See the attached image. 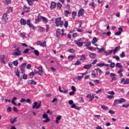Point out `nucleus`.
Listing matches in <instances>:
<instances>
[{
    "label": "nucleus",
    "mask_w": 129,
    "mask_h": 129,
    "mask_svg": "<svg viewBox=\"0 0 129 129\" xmlns=\"http://www.w3.org/2000/svg\"><path fill=\"white\" fill-rule=\"evenodd\" d=\"M61 17H57L55 20V24L57 27H60L62 28L63 27V25H64V22L63 20H61Z\"/></svg>",
    "instance_id": "1"
},
{
    "label": "nucleus",
    "mask_w": 129,
    "mask_h": 129,
    "mask_svg": "<svg viewBox=\"0 0 129 129\" xmlns=\"http://www.w3.org/2000/svg\"><path fill=\"white\" fill-rule=\"evenodd\" d=\"M123 102H125V99L124 98L115 99L114 101L113 106H116L117 104H120V103H122Z\"/></svg>",
    "instance_id": "2"
},
{
    "label": "nucleus",
    "mask_w": 129,
    "mask_h": 129,
    "mask_svg": "<svg viewBox=\"0 0 129 129\" xmlns=\"http://www.w3.org/2000/svg\"><path fill=\"white\" fill-rule=\"evenodd\" d=\"M41 105H42V102H40L38 103L37 102H35L33 103V105L32 106V108L38 109V108H40L41 107Z\"/></svg>",
    "instance_id": "3"
},
{
    "label": "nucleus",
    "mask_w": 129,
    "mask_h": 129,
    "mask_svg": "<svg viewBox=\"0 0 129 129\" xmlns=\"http://www.w3.org/2000/svg\"><path fill=\"white\" fill-rule=\"evenodd\" d=\"M42 117H43V118H46L45 120H43V122L47 123V122H49V121H50V119L48 117V115H47L46 114H43Z\"/></svg>",
    "instance_id": "4"
},
{
    "label": "nucleus",
    "mask_w": 129,
    "mask_h": 129,
    "mask_svg": "<svg viewBox=\"0 0 129 129\" xmlns=\"http://www.w3.org/2000/svg\"><path fill=\"white\" fill-rule=\"evenodd\" d=\"M27 66V63H23L21 66H20V69H21V72L22 74H24V72H25V68Z\"/></svg>",
    "instance_id": "5"
},
{
    "label": "nucleus",
    "mask_w": 129,
    "mask_h": 129,
    "mask_svg": "<svg viewBox=\"0 0 129 129\" xmlns=\"http://www.w3.org/2000/svg\"><path fill=\"white\" fill-rule=\"evenodd\" d=\"M110 77L111 78V82H112V81H115V80H116V75L115 73H111L110 74Z\"/></svg>",
    "instance_id": "6"
},
{
    "label": "nucleus",
    "mask_w": 129,
    "mask_h": 129,
    "mask_svg": "<svg viewBox=\"0 0 129 129\" xmlns=\"http://www.w3.org/2000/svg\"><path fill=\"white\" fill-rule=\"evenodd\" d=\"M91 76L92 78H95V77H97V76H98V73L97 72V70L95 69L94 71H93Z\"/></svg>",
    "instance_id": "7"
},
{
    "label": "nucleus",
    "mask_w": 129,
    "mask_h": 129,
    "mask_svg": "<svg viewBox=\"0 0 129 129\" xmlns=\"http://www.w3.org/2000/svg\"><path fill=\"white\" fill-rule=\"evenodd\" d=\"M8 14L6 13L3 15V21L4 22L5 25L7 24V22L8 21V20H9V18H8Z\"/></svg>",
    "instance_id": "8"
},
{
    "label": "nucleus",
    "mask_w": 129,
    "mask_h": 129,
    "mask_svg": "<svg viewBox=\"0 0 129 129\" xmlns=\"http://www.w3.org/2000/svg\"><path fill=\"white\" fill-rule=\"evenodd\" d=\"M60 36H63V33H62V32L61 31V29H57L56 30V37L59 38Z\"/></svg>",
    "instance_id": "9"
},
{
    "label": "nucleus",
    "mask_w": 129,
    "mask_h": 129,
    "mask_svg": "<svg viewBox=\"0 0 129 129\" xmlns=\"http://www.w3.org/2000/svg\"><path fill=\"white\" fill-rule=\"evenodd\" d=\"M23 11L26 13V14H28L30 12V8L28 7L27 5H24L23 7Z\"/></svg>",
    "instance_id": "10"
},
{
    "label": "nucleus",
    "mask_w": 129,
    "mask_h": 129,
    "mask_svg": "<svg viewBox=\"0 0 129 129\" xmlns=\"http://www.w3.org/2000/svg\"><path fill=\"white\" fill-rule=\"evenodd\" d=\"M40 14H39L37 18L35 19L36 24H38L39 22H41V20H42V17L40 16Z\"/></svg>",
    "instance_id": "11"
},
{
    "label": "nucleus",
    "mask_w": 129,
    "mask_h": 129,
    "mask_svg": "<svg viewBox=\"0 0 129 129\" xmlns=\"http://www.w3.org/2000/svg\"><path fill=\"white\" fill-rule=\"evenodd\" d=\"M119 50H120V46H118L116 47L114 49H112V50L113 51V55H115V54H116V52H117V51H119Z\"/></svg>",
    "instance_id": "12"
},
{
    "label": "nucleus",
    "mask_w": 129,
    "mask_h": 129,
    "mask_svg": "<svg viewBox=\"0 0 129 129\" xmlns=\"http://www.w3.org/2000/svg\"><path fill=\"white\" fill-rule=\"evenodd\" d=\"M56 6H57V4L54 2H52L50 6V10L55 9V8H56Z\"/></svg>",
    "instance_id": "13"
},
{
    "label": "nucleus",
    "mask_w": 129,
    "mask_h": 129,
    "mask_svg": "<svg viewBox=\"0 0 129 129\" xmlns=\"http://www.w3.org/2000/svg\"><path fill=\"white\" fill-rule=\"evenodd\" d=\"M38 69L39 75H40V76H42L43 75V67L40 66L38 68Z\"/></svg>",
    "instance_id": "14"
},
{
    "label": "nucleus",
    "mask_w": 129,
    "mask_h": 129,
    "mask_svg": "<svg viewBox=\"0 0 129 129\" xmlns=\"http://www.w3.org/2000/svg\"><path fill=\"white\" fill-rule=\"evenodd\" d=\"M5 59H6V55L4 54L1 55L0 57L1 63H3V64H6V61H5Z\"/></svg>",
    "instance_id": "15"
},
{
    "label": "nucleus",
    "mask_w": 129,
    "mask_h": 129,
    "mask_svg": "<svg viewBox=\"0 0 129 129\" xmlns=\"http://www.w3.org/2000/svg\"><path fill=\"white\" fill-rule=\"evenodd\" d=\"M75 43L76 45H77V46H79V47H81L82 45H83L84 42L78 41L77 40H75Z\"/></svg>",
    "instance_id": "16"
},
{
    "label": "nucleus",
    "mask_w": 129,
    "mask_h": 129,
    "mask_svg": "<svg viewBox=\"0 0 129 129\" xmlns=\"http://www.w3.org/2000/svg\"><path fill=\"white\" fill-rule=\"evenodd\" d=\"M12 55H14V56H21L22 55V52H21V51L14 52L12 53Z\"/></svg>",
    "instance_id": "17"
},
{
    "label": "nucleus",
    "mask_w": 129,
    "mask_h": 129,
    "mask_svg": "<svg viewBox=\"0 0 129 129\" xmlns=\"http://www.w3.org/2000/svg\"><path fill=\"white\" fill-rule=\"evenodd\" d=\"M84 13V10L83 9H81L78 12V17H81Z\"/></svg>",
    "instance_id": "18"
},
{
    "label": "nucleus",
    "mask_w": 129,
    "mask_h": 129,
    "mask_svg": "<svg viewBox=\"0 0 129 129\" xmlns=\"http://www.w3.org/2000/svg\"><path fill=\"white\" fill-rule=\"evenodd\" d=\"M124 70L122 69H120L118 71V74L119 75L120 77H122L123 76V75L122 74V72H123Z\"/></svg>",
    "instance_id": "19"
},
{
    "label": "nucleus",
    "mask_w": 129,
    "mask_h": 129,
    "mask_svg": "<svg viewBox=\"0 0 129 129\" xmlns=\"http://www.w3.org/2000/svg\"><path fill=\"white\" fill-rule=\"evenodd\" d=\"M13 12V8L11 7H7V11L6 14H10V13H12Z\"/></svg>",
    "instance_id": "20"
},
{
    "label": "nucleus",
    "mask_w": 129,
    "mask_h": 129,
    "mask_svg": "<svg viewBox=\"0 0 129 129\" xmlns=\"http://www.w3.org/2000/svg\"><path fill=\"white\" fill-rule=\"evenodd\" d=\"M91 67H92V64H86L84 66V69H87V70L90 69Z\"/></svg>",
    "instance_id": "21"
},
{
    "label": "nucleus",
    "mask_w": 129,
    "mask_h": 129,
    "mask_svg": "<svg viewBox=\"0 0 129 129\" xmlns=\"http://www.w3.org/2000/svg\"><path fill=\"white\" fill-rule=\"evenodd\" d=\"M20 23L21 25H27V21H26V20L23 19H21Z\"/></svg>",
    "instance_id": "22"
},
{
    "label": "nucleus",
    "mask_w": 129,
    "mask_h": 129,
    "mask_svg": "<svg viewBox=\"0 0 129 129\" xmlns=\"http://www.w3.org/2000/svg\"><path fill=\"white\" fill-rule=\"evenodd\" d=\"M89 57L92 59H94V58L96 57V54L95 53H91L89 54Z\"/></svg>",
    "instance_id": "23"
},
{
    "label": "nucleus",
    "mask_w": 129,
    "mask_h": 129,
    "mask_svg": "<svg viewBox=\"0 0 129 129\" xmlns=\"http://www.w3.org/2000/svg\"><path fill=\"white\" fill-rule=\"evenodd\" d=\"M76 56H75V55H70L68 57V59H69V60H73V59H74V58H75Z\"/></svg>",
    "instance_id": "24"
},
{
    "label": "nucleus",
    "mask_w": 129,
    "mask_h": 129,
    "mask_svg": "<svg viewBox=\"0 0 129 129\" xmlns=\"http://www.w3.org/2000/svg\"><path fill=\"white\" fill-rule=\"evenodd\" d=\"M41 20H42L44 23H48V19L44 16H41Z\"/></svg>",
    "instance_id": "25"
},
{
    "label": "nucleus",
    "mask_w": 129,
    "mask_h": 129,
    "mask_svg": "<svg viewBox=\"0 0 129 129\" xmlns=\"http://www.w3.org/2000/svg\"><path fill=\"white\" fill-rule=\"evenodd\" d=\"M122 67V64L119 62H117L115 65V68H121Z\"/></svg>",
    "instance_id": "26"
},
{
    "label": "nucleus",
    "mask_w": 129,
    "mask_h": 129,
    "mask_svg": "<svg viewBox=\"0 0 129 129\" xmlns=\"http://www.w3.org/2000/svg\"><path fill=\"white\" fill-rule=\"evenodd\" d=\"M85 59H86V56L85 55V54H83L81 55L80 60L81 61H82V60H85Z\"/></svg>",
    "instance_id": "27"
},
{
    "label": "nucleus",
    "mask_w": 129,
    "mask_h": 129,
    "mask_svg": "<svg viewBox=\"0 0 129 129\" xmlns=\"http://www.w3.org/2000/svg\"><path fill=\"white\" fill-rule=\"evenodd\" d=\"M16 71L15 72V74L17 77H20V72H19V69L16 68Z\"/></svg>",
    "instance_id": "28"
},
{
    "label": "nucleus",
    "mask_w": 129,
    "mask_h": 129,
    "mask_svg": "<svg viewBox=\"0 0 129 129\" xmlns=\"http://www.w3.org/2000/svg\"><path fill=\"white\" fill-rule=\"evenodd\" d=\"M60 119H61V115H59L56 117L55 122L56 123H59V120H60Z\"/></svg>",
    "instance_id": "29"
},
{
    "label": "nucleus",
    "mask_w": 129,
    "mask_h": 129,
    "mask_svg": "<svg viewBox=\"0 0 129 129\" xmlns=\"http://www.w3.org/2000/svg\"><path fill=\"white\" fill-rule=\"evenodd\" d=\"M90 45H91V42L90 41L85 42V47H89Z\"/></svg>",
    "instance_id": "30"
},
{
    "label": "nucleus",
    "mask_w": 129,
    "mask_h": 129,
    "mask_svg": "<svg viewBox=\"0 0 129 129\" xmlns=\"http://www.w3.org/2000/svg\"><path fill=\"white\" fill-rule=\"evenodd\" d=\"M46 41H43V42H41L40 43V47H46Z\"/></svg>",
    "instance_id": "31"
},
{
    "label": "nucleus",
    "mask_w": 129,
    "mask_h": 129,
    "mask_svg": "<svg viewBox=\"0 0 129 129\" xmlns=\"http://www.w3.org/2000/svg\"><path fill=\"white\" fill-rule=\"evenodd\" d=\"M71 14V12H69L68 10H66L64 11V15L66 17H68V15H70Z\"/></svg>",
    "instance_id": "32"
},
{
    "label": "nucleus",
    "mask_w": 129,
    "mask_h": 129,
    "mask_svg": "<svg viewBox=\"0 0 129 129\" xmlns=\"http://www.w3.org/2000/svg\"><path fill=\"white\" fill-rule=\"evenodd\" d=\"M101 107L102 109H104V110H107V109H108V107L106 106L105 105H101Z\"/></svg>",
    "instance_id": "33"
},
{
    "label": "nucleus",
    "mask_w": 129,
    "mask_h": 129,
    "mask_svg": "<svg viewBox=\"0 0 129 129\" xmlns=\"http://www.w3.org/2000/svg\"><path fill=\"white\" fill-rule=\"evenodd\" d=\"M97 41H98V40H97V38H96V37H94L93 40H92V44H95V43H96Z\"/></svg>",
    "instance_id": "34"
},
{
    "label": "nucleus",
    "mask_w": 129,
    "mask_h": 129,
    "mask_svg": "<svg viewBox=\"0 0 129 129\" xmlns=\"http://www.w3.org/2000/svg\"><path fill=\"white\" fill-rule=\"evenodd\" d=\"M17 117H15L13 120H12V119H11V123L14 124V123L17 121Z\"/></svg>",
    "instance_id": "35"
},
{
    "label": "nucleus",
    "mask_w": 129,
    "mask_h": 129,
    "mask_svg": "<svg viewBox=\"0 0 129 129\" xmlns=\"http://www.w3.org/2000/svg\"><path fill=\"white\" fill-rule=\"evenodd\" d=\"M34 53L35 55H36V56H39V55H40V52L37 49L34 50Z\"/></svg>",
    "instance_id": "36"
},
{
    "label": "nucleus",
    "mask_w": 129,
    "mask_h": 129,
    "mask_svg": "<svg viewBox=\"0 0 129 129\" xmlns=\"http://www.w3.org/2000/svg\"><path fill=\"white\" fill-rule=\"evenodd\" d=\"M120 58H124V57H125V53H124V51H122L121 53L120 54Z\"/></svg>",
    "instance_id": "37"
},
{
    "label": "nucleus",
    "mask_w": 129,
    "mask_h": 129,
    "mask_svg": "<svg viewBox=\"0 0 129 129\" xmlns=\"http://www.w3.org/2000/svg\"><path fill=\"white\" fill-rule=\"evenodd\" d=\"M112 52H113V50H111L109 52H106V56H109V55H110L111 54H112Z\"/></svg>",
    "instance_id": "38"
},
{
    "label": "nucleus",
    "mask_w": 129,
    "mask_h": 129,
    "mask_svg": "<svg viewBox=\"0 0 129 129\" xmlns=\"http://www.w3.org/2000/svg\"><path fill=\"white\" fill-rule=\"evenodd\" d=\"M57 9H58V10H61V8H62V4H61L60 3H57Z\"/></svg>",
    "instance_id": "39"
},
{
    "label": "nucleus",
    "mask_w": 129,
    "mask_h": 129,
    "mask_svg": "<svg viewBox=\"0 0 129 129\" xmlns=\"http://www.w3.org/2000/svg\"><path fill=\"white\" fill-rule=\"evenodd\" d=\"M77 15V13L76 12H73L72 13V17L73 19H75V17H76Z\"/></svg>",
    "instance_id": "40"
},
{
    "label": "nucleus",
    "mask_w": 129,
    "mask_h": 129,
    "mask_svg": "<svg viewBox=\"0 0 129 129\" xmlns=\"http://www.w3.org/2000/svg\"><path fill=\"white\" fill-rule=\"evenodd\" d=\"M44 30H45V28H44V27H38V31H39V32H43Z\"/></svg>",
    "instance_id": "41"
},
{
    "label": "nucleus",
    "mask_w": 129,
    "mask_h": 129,
    "mask_svg": "<svg viewBox=\"0 0 129 129\" xmlns=\"http://www.w3.org/2000/svg\"><path fill=\"white\" fill-rule=\"evenodd\" d=\"M110 67H111V68H114V67H115V63L111 62V64H110Z\"/></svg>",
    "instance_id": "42"
},
{
    "label": "nucleus",
    "mask_w": 129,
    "mask_h": 129,
    "mask_svg": "<svg viewBox=\"0 0 129 129\" xmlns=\"http://www.w3.org/2000/svg\"><path fill=\"white\" fill-rule=\"evenodd\" d=\"M81 64V62L79 60H77L76 63H74V65L76 66H78V65H80Z\"/></svg>",
    "instance_id": "43"
},
{
    "label": "nucleus",
    "mask_w": 129,
    "mask_h": 129,
    "mask_svg": "<svg viewBox=\"0 0 129 129\" xmlns=\"http://www.w3.org/2000/svg\"><path fill=\"white\" fill-rule=\"evenodd\" d=\"M29 51H30V49L29 48H26V49H25L23 51V53L24 54H27L29 53Z\"/></svg>",
    "instance_id": "44"
},
{
    "label": "nucleus",
    "mask_w": 129,
    "mask_h": 129,
    "mask_svg": "<svg viewBox=\"0 0 129 129\" xmlns=\"http://www.w3.org/2000/svg\"><path fill=\"white\" fill-rule=\"evenodd\" d=\"M107 94H110V95H114L115 94L114 92L113 91H108L107 92Z\"/></svg>",
    "instance_id": "45"
},
{
    "label": "nucleus",
    "mask_w": 129,
    "mask_h": 129,
    "mask_svg": "<svg viewBox=\"0 0 129 129\" xmlns=\"http://www.w3.org/2000/svg\"><path fill=\"white\" fill-rule=\"evenodd\" d=\"M88 50H90L91 51H95V49L94 47H92V46H90V47H88Z\"/></svg>",
    "instance_id": "46"
},
{
    "label": "nucleus",
    "mask_w": 129,
    "mask_h": 129,
    "mask_svg": "<svg viewBox=\"0 0 129 129\" xmlns=\"http://www.w3.org/2000/svg\"><path fill=\"white\" fill-rule=\"evenodd\" d=\"M13 64L14 65V66H18L19 62L18 61L15 60L13 62Z\"/></svg>",
    "instance_id": "47"
},
{
    "label": "nucleus",
    "mask_w": 129,
    "mask_h": 129,
    "mask_svg": "<svg viewBox=\"0 0 129 129\" xmlns=\"http://www.w3.org/2000/svg\"><path fill=\"white\" fill-rule=\"evenodd\" d=\"M20 37H22V38H25L26 37V33L24 32H22L20 34Z\"/></svg>",
    "instance_id": "48"
},
{
    "label": "nucleus",
    "mask_w": 129,
    "mask_h": 129,
    "mask_svg": "<svg viewBox=\"0 0 129 129\" xmlns=\"http://www.w3.org/2000/svg\"><path fill=\"white\" fill-rule=\"evenodd\" d=\"M11 2L12 1H5L4 2V4L5 5H10V4H11Z\"/></svg>",
    "instance_id": "49"
},
{
    "label": "nucleus",
    "mask_w": 129,
    "mask_h": 129,
    "mask_svg": "<svg viewBox=\"0 0 129 129\" xmlns=\"http://www.w3.org/2000/svg\"><path fill=\"white\" fill-rule=\"evenodd\" d=\"M102 91H104V89H100L99 90H98V91H97L96 92V93H99V92H102Z\"/></svg>",
    "instance_id": "50"
},
{
    "label": "nucleus",
    "mask_w": 129,
    "mask_h": 129,
    "mask_svg": "<svg viewBox=\"0 0 129 129\" xmlns=\"http://www.w3.org/2000/svg\"><path fill=\"white\" fill-rule=\"evenodd\" d=\"M96 66L99 67H103V66H104V63H97Z\"/></svg>",
    "instance_id": "51"
},
{
    "label": "nucleus",
    "mask_w": 129,
    "mask_h": 129,
    "mask_svg": "<svg viewBox=\"0 0 129 129\" xmlns=\"http://www.w3.org/2000/svg\"><path fill=\"white\" fill-rule=\"evenodd\" d=\"M128 106H129V103L128 104H123L122 105V107H124V108H127V107H128Z\"/></svg>",
    "instance_id": "52"
},
{
    "label": "nucleus",
    "mask_w": 129,
    "mask_h": 129,
    "mask_svg": "<svg viewBox=\"0 0 129 129\" xmlns=\"http://www.w3.org/2000/svg\"><path fill=\"white\" fill-rule=\"evenodd\" d=\"M69 52H70V53H73L75 52V51L73 48H70L69 49Z\"/></svg>",
    "instance_id": "53"
},
{
    "label": "nucleus",
    "mask_w": 129,
    "mask_h": 129,
    "mask_svg": "<svg viewBox=\"0 0 129 129\" xmlns=\"http://www.w3.org/2000/svg\"><path fill=\"white\" fill-rule=\"evenodd\" d=\"M71 89L74 92H76V88H75V87L74 86H72L71 87Z\"/></svg>",
    "instance_id": "54"
},
{
    "label": "nucleus",
    "mask_w": 129,
    "mask_h": 129,
    "mask_svg": "<svg viewBox=\"0 0 129 129\" xmlns=\"http://www.w3.org/2000/svg\"><path fill=\"white\" fill-rule=\"evenodd\" d=\"M26 24L28 26H29L30 25H31V20L28 19L27 22H26Z\"/></svg>",
    "instance_id": "55"
},
{
    "label": "nucleus",
    "mask_w": 129,
    "mask_h": 129,
    "mask_svg": "<svg viewBox=\"0 0 129 129\" xmlns=\"http://www.w3.org/2000/svg\"><path fill=\"white\" fill-rule=\"evenodd\" d=\"M113 59H116V60H117V61H118V60H119V56H113Z\"/></svg>",
    "instance_id": "56"
},
{
    "label": "nucleus",
    "mask_w": 129,
    "mask_h": 129,
    "mask_svg": "<svg viewBox=\"0 0 129 129\" xmlns=\"http://www.w3.org/2000/svg\"><path fill=\"white\" fill-rule=\"evenodd\" d=\"M91 6L92 7H94V9H95V8H96V4H95L94 2H92Z\"/></svg>",
    "instance_id": "57"
},
{
    "label": "nucleus",
    "mask_w": 129,
    "mask_h": 129,
    "mask_svg": "<svg viewBox=\"0 0 129 129\" xmlns=\"http://www.w3.org/2000/svg\"><path fill=\"white\" fill-rule=\"evenodd\" d=\"M121 33H120V32L119 31H117L115 33L114 35L115 36H119Z\"/></svg>",
    "instance_id": "58"
},
{
    "label": "nucleus",
    "mask_w": 129,
    "mask_h": 129,
    "mask_svg": "<svg viewBox=\"0 0 129 129\" xmlns=\"http://www.w3.org/2000/svg\"><path fill=\"white\" fill-rule=\"evenodd\" d=\"M27 3L29 6H32V5H33V1H27Z\"/></svg>",
    "instance_id": "59"
},
{
    "label": "nucleus",
    "mask_w": 129,
    "mask_h": 129,
    "mask_svg": "<svg viewBox=\"0 0 129 129\" xmlns=\"http://www.w3.org/2000/svg\"><path fill=\"white\" fill-rule=\"evenodd\" d=\"M64 28H67L68 27V21H66L64 24Z\"/></svg>",
    "instance_id": "60"
},
{
    "label": "nucleus",
    "mask_w": 129,
    "mask_h": 129,
    "mask_svg": "<svg viewBox=\"0 0 129 129\" xmlns=\"http://www.w3.org/2000/svg\"><path fill=\"white\" fill-rule=\"evenodd\" d=\"M29 28H32L33 30H35V26L34 25H33L32 24H30L29 26Z\"/></svg>",
    "instance_id": "61"
},
{
    "label": "nucleus",
    "mask_w": 129,
    "mask_h": 129,
    "mask_svg": "<svg viewBox=\"0 0 129 129\" xmlns=\"http://www.w3.org/2000/svg\"><path fill=\"white\" fill-rule=\"evenodd\" d=\"M109 113H110L111 114H114L115 113V112L112 110H110L109 111Z\"/></svg>",
    "instance_id": "62"
},
{
    "label": "nucleus",
    "mask_w": 129,
    "mask_h": 129,
    "mask_svg": "<svg viewBox=\"0 0 129 129\" xmlns=\"http://www.w3.org/2000/svg\"><path fill=\"white\" fill-rule=\"evenodd\" d=\"M7 111H8V112H11V111H12V107H9L7 108Z\"/></svg>",
    "instance_id": "63"
},
{
    "label": "nucleus",
    "mask_w": 129,
    "mask_h": 129,
    "mask_svg": "<svg viewBox=\"0 0 129 129\" xmlns=\"http://www.w3.org/2000/svg\"><path fill=\"white\" fill-rule=\"evenodd\" d=\"M27 77H28V75H26V74H24L23 76V79H27Z\"/></svg>",
    "instance_id": "64"
}]
</instances>
